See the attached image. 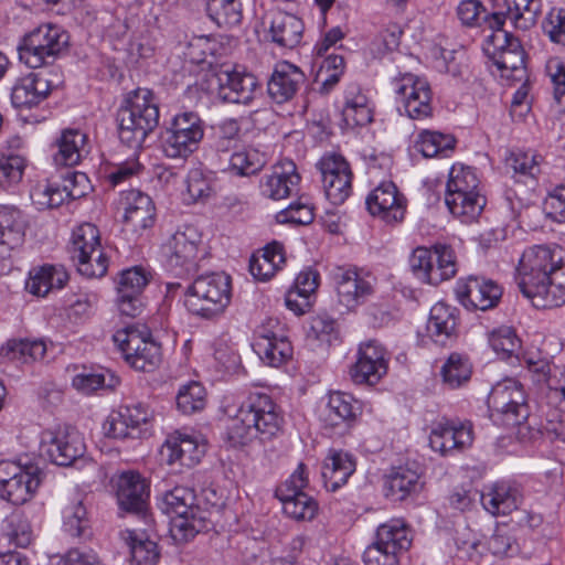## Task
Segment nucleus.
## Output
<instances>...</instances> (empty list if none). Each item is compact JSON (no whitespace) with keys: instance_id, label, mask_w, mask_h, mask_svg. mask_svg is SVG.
I'll return each instance as SVG.
<instances>
[{"instance_id":"1","label":"nucleus","mask_w":565,"mask_h":565,"mask_svg":"<svg viewBox=\"0 0 565 565\" xmlns=\"http://www.w3.org/2000/svg\"><path fill=\"white\" fill-rule=\"evenodd\" d=\"M516 281L535 308L565 303V249L556 244L527 247L519 262Z\"/></svg>"},{"instance_id":"2","label":"nucleus","mask_w":565,"mask_h":565,"mask_svg":"<svg viewBox=\"0 0 565 565\" xmlns=\"http://www.w3.org/2000/svg\"><path fill=\"white\" fill-rule=\"evenodd\" d=\"M282 425L277 405L265 393H250L241 404L236 415L228 419L224 439L232 447H243L259 437L268 440Z\"/></svg>"},{"instance_id":"3","label":"nucleus","mask_w":565,"mask_h":565,"mask_svg":"<svg viewBox=\"0 0 565 565\" xmlns=\"http://www.w3.org/2000/svg\"><path fill=\"white\" fill-rule=\"evenodd\" d=\"M159 106L151 90L130 92L117 111L118 136L131 149H140L159 125Z\"/></svg>"},{"instance_id":"4","label":"nucleus","mask_w":565,"mask_h":565,"mask_svg":"<svg viewBox=\"0 0 565 565\" xmlns=\"http://www.w3.org/2000/svg\"><path fill=\"white\" fill-rule=\"evenodd\" d=\"M231 296V277L224 273L200 275L183 288L186 310L206 320L220 317L230 305Z\"/></svg>"},{"instance_id":"5","label":"nucleus","mask_w":565,"mask_h":565,"mask_svg":"<svg viewBox=\"0 0 565 565\" xmlns=\"http://www.w3.org/2000/svg\"><path fill=\"white\" fill-rule=\"evenodd\" d=\"M195 501L194 491L185 487H174L163 495L161 510L171 518L170 534L179 544L206 529V520Z\"/></svg>"},{"instance_id":"6","label":"nucleus","mask_w":565,"mask_h":565,"mask_svg":"<svg viewBox=\"0 0 565 565\" xmlns=\"http://www.w3.org/2000/svg\"><path fill=\"white\" fill-rule=\"evenodd\" d=\"M113 340L125 361L137 371H153L161 362V348L145 326L128 324L117 330Z\"/></svg>"},{"instance_id":"7","label":"nucleus","mask_w":565,"mask_h":565,"mask_svg":"<svg viewBox=\"0 0 565 565\" xmlns=\"http://www.w3.org/2000/svg\"><path fill=\"white\" fill-rule=\"evenodd\" d=\"M68 40L61 26L42 24L22 39L18 45L19 58L31 68L51 64L67 46Z\"/></svg>"},{"instance_id":"8","label":"nucleus","mask_w":565,"mask_h":565,"mask_svg":"<svg viewBox=\"0 0 565 565\" xmlns=\"http://www.w3.org/2000/svg\"><path fill=\"white\" fill-rule=\"evenodd\" d=\"M161 249L167 270L179 277L196 273L200 254L204 252L202 236L193 226L178 230Z\"/></svg>"},{"instance_id":"9","label":"nucleus","mask_w":565,"mask_h":565,"mask_svg":"<svg viewBox=\"0 0 565 565\" xmlns=\"http://www.w3.org/2000/svg\"><path fill=\"white\" fill-rule=\"evenodd\" d=\"M412 544L409 530L402 520H391L377 527L375 541L363 553L365 565H398L399 554Z\"/></svg>"},{"instance_id":"10","label":"nucleus","mask_w":565,"mask_h":565,"mask_svg":"<svg viewBox=\"0 0 565 565\" xmlns=\"http://www.w3.org/2000/svg\"><path fill=\"white\" fill-rule=\"evenodd\" d=\"M203 136V122L198 114H179L162 135V150L168 158L185 159L199 148Z\"/></svg>"},{"instance_id":"11","label":"nucleus","mask_w":565,"mask_h":565,"mask_svg":"<svg viewBox=\"0 0 565 565\" xmlns=\"http://www.w3.org/2000/svg\"><path fill=\"white\" fill-rule=\"evenodd\" d=\"M307 486L306 466L300 463L275 491L276 498L282 503L285 514L296 521H311L318 513V502L303 492Z\"/></svg>"},{"instance_id":"12","label":"nucleus","mask_w":565,"mask_h":565,"mask_svg":"<svg viewBox=\"0 0 565 565\" xmlns=\"http://www.w3.org/2000/svg\"><path fill=\"white\" fill-rule=\"evenodd\" d=\"M43 447L50 461L61 467H70L83 460L86 451L83 436L70 425L45 431Z\"/></svg>"},{"instance_id":"13","label":"nucleus","mask_w":565,"mask_h":565,"mask_svg":"<svg viewBox=\"0 0 565 565\" xmlns=\"http://www.w3.org/2000/svg\"><path fill=\"white\" fill-rule=\"evenodd\" d=\"M493 45L492 60L502 77L521 81L525 75V52L513 34L499 30L488 36Z\"/></svg>"},{"instance_id":"14","label":"nucleus","mask_w":565,"mask_h":565,"mask_svg":"<svg viewBox=\"0 0 565 565\" xmlns=\"http://www.w3.org/2000/svg\"><path fill=\"white\" fill-rule=\"evenodd\" d=\"M488 402L494 411L505 417L508 425H521L530 415L523 386L512 379L498 383L492 388Z\"/></svg>"},{"instance_id":"15","label":"nucleus","mask_w":565,"mask_h":565,"mask_svg":"<svg viewBox=\"0 0 565 565\" xmlns=\"http://www.w3.org/2000/svg\"><path fill=\"white\" fill-rule=\"evenodd\" d=\"M367 211L390 225L402 223L407 211V199L392 181L379 184L366 198Z\"/></svg>"},{"instance_id":"16","label":"nucleus","mask_w":565,"mask_h":565,"mask_svg":"<svg viewBox=\"0 0 565 565\" xmlns=\"http://www.w3.org/2000/svg\"><path fill=\"white\" fill-rule=\"evenodd\" d=\"M455 292L458 301L469 310L492 309L502 297V288L495 281L479 276L459 279Z\"/></svg>"},{"instance_id":"17","label":"nucleus","mask_w":565,"mask_h":565,"mask_svg":"<svg viewBox=\"0 0 565 565\" xmlns=\"http://www.w3.org/2000/svg\"><path fill=\"white\" fill-rule=\"evenodd\" d=\"M395 82L397 98L408 117L422 119L431 115V89L425 78L406 73Z\"/></svg>"},{"instance_id":"18","label":"nucleus","mask_w":565,"mask_h":565,"mask_svg":"<svg viewBox=\"0 0 565 565\" xmlns=\"http://www.w3.org/2000/svg\"><path fill=\"white\" fill-rule=\"evenodd\" d=\"M321 173L327 199L334 205L342 204L352 191V172L349 163L341 156L331 154L317 163Z\"/></svg>"},{"instance_id":"19","label":"nucleus","mask_w":565,"mask_h":565,"mask_svg":"<svg viewBox=\"0 0 565 565\" xmlns=\"http://www.w3.org/2000/svg\"><path fill=\"white\" fill-rule=\"evenodd\" d=\"M473 440L470 422L441 419L433 425L429 434L430 448L443 456L452 455L471 446Z\"/></svg>"},{"instance_id":"20","label":"nucleus","mask_w":565,"mask_h":565,"mask_svg":"<svg viewBox=\"0 0 565 565\" xmlns=\"http://www.w3.org/2000/svg\"><path fill=\"white\" fill-rule=\"evenodd\" d=\"M113 482L120 510L138 515L146 513L150 490L140 473L125 471L114 478Z\"/></svg>"},{"instance_id":"21","label":"nucleus","mask_w":565,"mask_h":565,"mask_svg":"<svg viewBox=\"0 0 565 565\" xmlns=\"http://www.w3.org/2000/svg\"><path fill=\"white\" fill-rule=\"evenodd\" d=\"M387 373L385 349L372 340L360 345L358 360L350 369L355 384L375 385Z\"/></svg>"},{"instance_id":"22","label":"nucleus","mask_w":565,"mask_h":565,"mask_svg":"<svg viewBox=\"0 0 565 565\" xmlns=\"http://www.w3.org/2000/svg\"><path fill=\"white\" fill-rule=\"evenodd\" d=\"M149 278L141 267L122 270L117 282V306L121 315L135 318L143 310L142 291Z\"/></svg>"},{"instance_id":"23","label":"nucleus","mask_w":565,"mask_h":565,"mask_svg":"<svg viewBox=\"0 0 565 565\" xmlns=\"http://www.w3.org/2000/svg\"><path fill=\"white\" fill-rule=\"evenodd\" d=\"M339 301L348 309L366 301L373 294L372 282L353 267H337L332 271Z\"/></svg>"},{"instance_id":"24","label":"nucleus","mask_w":565,"mask_h":565,"mask_svg":"<svg viewBox=\"0 0 565 565\" xmlns=\"http://www.w3.org/2000/svg\"><path fill=\"white\" fill-rule=\"evenodd\" d=\"M241 142L242 134L238 120L234 118L225 119L212 127L206 159L217 168L238 149Z\"/></svg>"},{"instance_id":"25","label":"nucleus","mask_w":565,"mask_h":565,"mask_svg":"<svg viewBox=\"0 0 565 565\" xmlns=\"http://www.w3.org/2000/svg\"><path fill=\"white\" fill-rule=\"evenodd\" d=\"M220 97L233 104H248L257 87V79L248 73H241L230 67H222L215 74Z\"/></svg>"},{"instance_id":"26","label":"nucleus","mask_w":565,"mask_h":565,"mask_svg":"<svg viewBox=\"0 0 565 565\" xmlns=\"http://www.w3.org/2000/svg\"><path fill=\"white\" fill-rule=\"evenodd\" d=\"M300 175L294 161L285 159L273 167V172L260 182L262 193L271 200H282L298 190Z\"/></svg>"},{"instance_id":"27","label":"nucleus","mask_w":565,"mask_h":565,"mask_svg":"<svg viewBox=\"0 0 565 565\" xmlns=\"http://www.w3.org/2000/svg\"><path fill=\"white\" fill-rule=\"evenodd\" d=\"M205 454V444L194 436L175 431L168 436L161 448V455L169 465L195 466Z\"/></svg>"},{"instance_id":"28","label":"nucleus","mask_w":565,"mask_h":565,"mask_svg":"<svg viewBox=\"0 0 565 565\" xmlns=\"http://www.w3.org/2000/svg\"><path fill=\"white\" fill-rule=\"evenodd\" d=\"M305 78L299 67L289 62H281L276 65L267 83L268 95L277 104H284L294 98Z\"/></svg>"},{"instance_id":"29","label":"nucleus","mask_w":565,"mask_h":565,"mask_svg":"<svg viewBox=\"0 0 565 565\" xmlns=\"http://www.w3.org/2000/svg\"><path fill=\"white\" fill-rule=\"evenodd\" d=\"M124 222L138 232L151 227L154 223L156 207L152 199L139 191L129 190L122 193Z\"/></svg>"},{"instance_id":"30","label":"nucleus","mask_w":565,"mask_h":565,"mask_svg":"<svg viewBox=\"0 0 565 565\" xmlns=\"http://www.w3.org/2000/svg\"><path fill=\"white\" fill-rule=\"evenodd\" d=\"M52 84L41 73H30L19 78L11 89V103L15 108H32L51 93Z\"/></svg>"},{"instance_id":"31","label":"nucleus","mask_w":565,"mask_h":565,"mask_svg":"<svg viewBox=\"0 0 565 565\" xmlns=\"http://www.w3.org/2000/svg\"><path fill=\"white\" fill-rule=\"evenodd\" d=\"M458 317L457 309L445 302H437L430 309L427 321V333L431 340L446 345L457 338Z\"/></svg>"},{"instance_id":"32","label":"nucleus","mask_w":565,"mask_h":565,"mask_svg":"<svg viewBox=\"0 0 565 565\" xmlns=\"http://www.w3.org/2000/svg\"><path fill=\"white\" fill-rule=\"evenodd\" d=\"M362 414L361 403L351 394L344 392H333L329 395V401L323 413V422L332 428L344 424L351 427Z\"/></svg>"},{"instance_id":"33","label":"nucleus","mask_w":565,"mask_h":565,"mask_svg":"<svg viewBox=\"0 0 565 565\" xmlns=\"http://www.w3.org/2000/svg\"><path fill=\"white\" fill-rule=\"evenodd\" d=\"M24 225L22 214L13 205H0V258L23 242Z\"/></svg>"},{"instance_id":"34","label":"nucleus","mask_w":565,"mask_h":565,"mask_svg":"<svg viewBox=\"0 0 565 565\" xmlns=\"http://www.w3.org/2000/svg\"><path fill=\"white\" fill-rule=\"evenodd\" d=\"M40 482L39 467L30 465L29 472L0 483V498L14 505L23 504L31 499Z\"/></svg>"},{"instance_id":"35","label":"nucleus","mask_w":565,"mask_h":565,"mask_svg":"<svg viewBox=\"0 0 565 565\" xmlns=\"http://www.w3.org/2000/svg\"><path fill=\"white\" fill-rule=\"evenodd\" d=\"M354 471L355 460L350 454L332 450L323 463L321 476L327 490L337 491Z\"/></svg>"},{"instance_id":"36","label":"nucleus","mask_w":565,"mask_h":565,"mask_svg":"<svg viewBox=\"0 0 565 565\" xmlns=\"http://www.w3.org/2000/svg\"><path fill=\"white\" fill-rule=\"evenodd\" d=\"M302 21L295 14L276 11L273 13L269 33L273 42L292 49L300 43L303 32Z\"/></svg>"},{"instance_id":"37","label":"nucleus","mask_w":565,"mask_h":565,"mask_svg":"<svg viewBox=\"0 0 565 565\" xmlns=\"http://www.w3.org/2000/svg\"><path fill=\"white\" fill-rule=\"evenodd\" d=\"M422 487L419 473L408 467L393 469L384 482L385 495L393 501H403L418 493Z\"/></svg>"},{"instance_id":"38","label":"nucleus","mask_w":565,"mask_h":565,"mask_svg":"<svg viewBox=\"0 0 565 565\" xmlns=\"http://www.w3.org/2000/svg\"><path fill=\"white\" fill-rule=\"evenodd\" d=\"M483 508L493 515H507L516 510L522 502L518 488L508 483H495L488 492L481 494Z\"/></svg>"},{"instance_id":"39","label":"nucleus","mask_w":565,"mask_h":565,"mask_svg":"<svg viewBox=\"0 0 565 565\" xmlns=\"http://www.w3.org/2000/svg\"><path fill=\"white\" fill-rule=\"evenodd\" d=\"M266 162L265 153L254 148H243L234 151L217 169L230 171L238 177H249L262 171Z\"/></svg>"},{"instance_id":"40","label":"nucleus","mask_w":565,"mask_h":565,"mask_svg":"<svg viewBox=\"0 0 565 565\" xmlns=\"http://www.w3.org/2000/svg\"><path fill=\"white\" fill-rule=\"evenodd\" d=\"M86 135L78 129H65L56 139L53 161L56 167H74L79 163Z\"/></svg>"},{"instance_id":"41","label":"nucleus","mask_w":565,"mask_h":565,"mask_svg":"<svg viewBox=\"0 0 565 565\" xmlns=\"http://www.w3.org/2000/svg\"><path fill=\"white\" fill-rule=\"evenodd\" d=\"M258 356L270 366H279L292 355V347L284 337L278 338L268 331V335H262L254 344Z\"/></svg>"},{"instance_id":"42","label":"nucleus","mask_w":565,"mask_h":565,"mask_svg":"<svg viewBox=\"0 0 565 565\" xmlns=\"http://www.w3.org/2000/svg\"><path fill=\"white\" fill-rule=\"evenodd\" d=\"M205 12L218 28L231 29L243 20L241 0H205Z\"/></svg>"},{"instance_id":"43","label":"nucleus","mask_w":565,"mask_h":565,"mask_svg":"<svg viewBox=\"0 0 565 565\" xmlns=\"http://www.w3.org/2000/svg\"><path fill=\"white\" fill-rule=\"evenodd\" d=\"M445 202L450 213L465 223L476 220L486 205L480 193H446Z\"/></svg>"},{"instance_id":"44","label":"nucleus","mask_w":565,"mask_h":565,"mask_svg":"<svg viewBox=\"0 0 565 565\" xmlns=\"http://www.w3.org/2000/svg\"><path fill=\"white\" fill-rule=\"evenodd\" d=\"M342 118L345 126L350 128L365 126L372 121V111L367 105V98L356 87H352L345 94Z\"/></svg>"},{"instance_id":"45","label":"nucleus","mask_w":565,"mask_h":565,"mask_svg":"<svg viewBox=\"0 0 565 565\" xmlns=\"http://www.w3.org/2000/svg\"><path fill=\"white\" fill-rule=\"evenodd\" d=\"M72 260L103 252L98 228L92 223H84L74 230L68 246Z\"/></svg>"},{"instance_id":"46","label":"nucleus","mask_w":565,"mask_h":565,"mask_svg":"<svg viewBox=\"0 0 565 565\" xmlns=\"http://www.w3.org/2000/svg\"><path fill=\"white\" fill-rule=\"evenodd\" d=\"M457 273L454 250L447 245L434 246V262H430L426 282L438 285L452 278Z\"/></svg>"},{"instance_id":"47","label":"nucleus","mask_w":565,"mask_h":565,"mask_svg":"<svg viewBox=\"0 0 565 565\" xmlns=\"http://www.w3.org/2000/svg\"><path fill=\"white\" fill-rule=\"evenodd\" d=\"M456 139L451 135H444L438 131L424 130L418 135L415 148L425 157L447 158L454 151Z\"/></svg>"},{"instance_id":"48","label":"nucleus","mask_w":565,"mask_h":565,"mask_svg":"<svg viewBox=\"0 0 565 565\" xmlns=\"http://www.w3.org/2000/svg\"><path fill=\"white\" fill-rule=\"evenodd\" d=\"M480 180L476 170L463 164H454L449 171L446 193H480Z\"/></svg>"},{"instance_id":"49","label":"nucleus","mask_w":565,"mask_h":565,"mask_svg":"<svg viewBox=\"0 0 565 565\" xmlns=\"http://www.w3.org/2000/svg\"><path fill=\"white\" fill-rule=\"evenodd\" d=\"M440 373L444 382L450 388H457L470 380L471 365L466 356L451 353L443 365Z\"/></svg>"},{"instance_id":"50","label":"nucleus","mask_w":565,"mask_h":565,"mask_svg":"<svg viewBox=\"0 0 565 565\" xmlns=\"http://www.w3.org/2000/svg\"><path fill=\"white\" fill-rule=\"evenodd\" d=\"M81 193L82 192L78 191H72V189H70V192H66L62 184L50 183L36 188L32 192L31 198L40 207L54 209L61 206L67 199H79Z\"/></svg>"},{"instance_id":"51","label":"nucleus","mask_w":565,"mask_h":565,"mask_svg":"<svg viewBox=\"0 0 565 565\" xmlns=\"http://www.w3.org/2000/svg\"><path fill=\"white\" fill-rule=\"evenodd\" d=\"M505 168L516 178H535L540 173L537 156L533 151L514 150L505 158Z\"/></svg>"},{"instance_id":"52","label":"nucleus","mask_w":565,"mask_h":565,"mask_svg":"<svg viewBox=\"0 0 565 565\" xmlns=\"http://www.w3.org/2000/svg\"><path fill=\"white\" fill-rule=\"evenodd\" d=\"M128 540L131 565H156L160 555L156 542L138 537L132 532L129 533Z\"/></svg>"},{"instance_id":"53","label":"nucleus","mask_w":565,"mask_h":565,"mask_svg":"<svg viewBox=\"0 0 565 565\" xmlns=\"http://www.w3.org/2000/svg\"><path fill=\"white\" fill-rule=\"evenodd\" d=\"M177 406L185 415L203 409L205 388L199 382H190L182 386L177 395Z\"/></svg>"},{"instance_id":"54","label":"nucleus","mask_w":565,"mask_h":565,"mask_svg":"<svg viewBox=\"0 0 565 565\" xmlns=\"http://www.w3.org/2000/svg\"><path fill=\"white\" fill-rule=\"evenodd\" d=\"M109 381L106 382L104 373H79L73 377V386L84 393L90 394L98 388H114L119 384V377L107 371Z\"/></svg>"},{"instance_id":"55","label":"nucleus","mask_w":565,"mask_h":565,"mask_svg":"<svg viewBox=\"0 0 565 565\" xmlns=\"http://www.w3.org/2000/svg\"><path fill=\"white\" fill-rule=\"evenodd\" d=\"M4 531L10 542L18 547H28L32 542L31 525L20 513L7 518Z\"/></svg>"},{"instance_id":"56","label":"nucleus","mask_w":565,"mask_h":565,"mask_svg":"<svg viewBox=\"0 0 565 565\" xmlns=\"http://www.w3.org/2000/svg\"><path fill=\"white\" fill-rule=\"evenodd\" d=\"M63 515L65 532L74 537L82 536L88 526L87 511L82 500H76L67 505Z\"/></svg>"},{"instance_id":"57","label":"nucleus","mask_w":565,"mask_h":565,"mask_svg":"<svg viewBox=\"0 0 565 565\" xmlns=\"http://www.w3.org/2000/svg\"><path fill=\"white\" fill-rule=\"evenodd\" d=\"M489 343L493 351L502 359H509L514 355L521 344L515 332L510 328H501L490 334Z\"/></svg>"},{"instance_id":"58","label":"nucleus","mask_w":565,"mask_h":565,"mask_svg":"<svg viewBox=\"0 0 565 565\" xmlns=\"http://www.w3.org/2000/svg\"><path fill=\"white\" fill-rule=\"evenodd\" d=\"M24 160L19 156L0 157V189H8L21 181Z\"/></svg>"},{"instance_id":"59","label":"nucleus","mask_w":565,"mask_h":565,"mask_svg":"<svg viewBox=\"0 0 565 565\" xmlns=\"http://www.w3.org/2000/svg\"><path fill=\"white\" fill-rule=\"evenodd\" d=\"M276 218L282 224L294 223L297 225H307L315 218L313 207L306 202L297 201L278 212Z\"/></svg>"},{"instance_id":"60","label":"nucleus","mask_w":565,"mask_h":565,"mask_svg":"<svg viewBox=\"0 0 565 565\" xmlns=\"http://www.w3.org/2000/svg\"><path fill=\"white\" fill-rule=\"evenodd\" d=\"M81 275L88 278L103 277L108 268V258L103 252L87 255L73 260Z\"/></svg>"},{"instance_id":"61","label":"nucleus","mask_w":565,"mask_h":565,"mask_svg":"<svg viewBox=\"0 0 565 565\" xmlns=\"http://www.w3.org/2000/svg\"><path fill=\"white\" fill-rule=\"evenodd\" d=\"M488 14L482 3L478 0H463L457 8V15L462 24L467 26H481L484 15Z\"/></svg>"},{"instance_id":"62","label":"nucleus","mask_w":565,"mask_h":565,"mask_svg":"<svg viewBox=\"0 0 565 565\" xmlns=\"http://www.w3.org/2000/svg\"><path fill=\"white\" fill-rule=\"evenodd\" d=\"M552 42L565 45V9L553 8L543 23Z\"/></svg>"},{"instance_id":"63","label":"nucleus","mask_w":565,"mask_h":565,"mask_svg":"<svg viewBox=\"0 0 565 565\" xmlns=\"http://www.w3.org/2000/svg\"><path fill=\"white\" fill-rule=\"evenodd\" d=\"M119 412L122 414L124 419L127 420L132 431L137 434V437H139L141 433L140 426L147 425L152 418V412L141 403L121 406Z\"/></svg>"},{"instance_id":"64","label":"nucleus","mask_w":565,"mask_h":565,"mask_svg":"<svg viewBox=\"0 0 565 565\" xmlns=\"http://www.w3.org/2000/svg\"><path fill=\"white\" fill-rule=\"evenodd\" d=\"M103 430L105 436L115 439L137 438V434L132 431L122 414L113 412L104 422Z\"/></svg>"}]
</instances>
